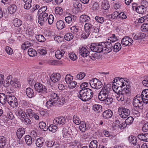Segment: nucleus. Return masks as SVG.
Masks as SVG:
<instances>
[{
	"instance_id": "obj_18",
	"label": "nucleus",
	"mask_w": 148,
	"mask_h": 148,
	"mask_svg": "<svg viewBox=\"0 0 148 148\" xmlns=\"http://www.w3.org/2000/svg\"><path fill=\"white\" fill-rule=\"evenodd\" d=\"M113 113L110 110H108L105 111L102 113L103 117L105 119H108L110 118L112 116Z\"/></svg>"
},
{
	"instance_id": "obj_55",
	"label": "nucleus",
	"mask_w": 148,
	"mask_h": 148,
	"mask_svg": "<svg viewBox=\"0 0 148 148\" xmlns=\"http://www.w3.org/2000/svg\"><path fill=\"white\" fill-rule=\"evenodd\" d=\"M55 11L56 14L59 15H62L63 14V10L60 7H56L55 9Z\"/></svg>"
},
{
	"instance_id": "obj_54",
	"label": "nucleus",
	"mask_w": 148,
	"mask_h": 148,
	"mask_svg": "<svg viewBox=\"0 0 148 148\" xmlns=\"http://www.w3.org/2000/svg\"><path fill=\"white\" fill-rule=\"evenodd\" d=\"M143 33L138 34L135 35L133 37V39L135 40H139L143 39Z\"/></svg>"
},
{
	"instance_id": "obj_22",
	"label": "nucleus",
	"mask_w": 148,
	"mask_h": 148,
	"mask_svg": "<svg viewBox=\"0 0 148 148\" xmlns=\"http://www.w3.org/2000/svg\"><path fill=\"white\" fill-rule=\"evenodd\" d=\"M138 138L140 140L148 142V134L144 133L138 135Z\"/></svg>"
},
{
	"instance_id": "obj_50",
	"label": "nucleus",
	"mask_w": 148,
	"mask_h": 148,
	"mask_svg": "<svg viewBox=\"0 0 148 148\" xmlns=\"http://www.w3.org/2000/svg\"><path fill=\"white\" fill-rule=\"evenodd\" d=\"M73 122L76 125H79L82 122L78 116L77 115H74L73 117Z\"/></svg>"
},
{
	"instance_id": "obj_19",
	"label": "nucleus",
	"mask_w": 148,
	"mask_h": 148,
	"mask_svg": "<svg viewBox=\"0 0 148 148\" xmlns=\"http://www.w3.org/2000/svg\"><path fill=\"white\" fill-rule=\"evenodd\" d=\"M10 84L13 87L15 88H18L20 87L21 85L20 82L16 79L12 80L11 79Z\"/></svg>"
},
{
	"instance_id": "obj_61",
	"label": "nucleus",
	"mask_w": 148,
	"mask_h": 148,
	"mask_svg": "<svg viewBox=\"0 0 148 148\" xmlns=\"http://www.w3.org/2000/svg\"><path fill=\"white\" fill-rule=\"evenodd\" d=\"M77 82L75 81H72L68 84V87L70 89L74 88L76 86Z\"/></svg>"
},
{
	"instance_id": "obj_34",
	"label": "nucleus",
	"mask_w": 148,
	"mask_h": 148,
	"mask_svg": "<svg viewBox=\"0 0 148 148\" xmlns=\"http://www.w3.org/2000/svg\"><path fill=\"white\" fill-rule=\"evenodd\" d=\"M33 45V44L29 41H26L21 45L23 49L25 50Z\"/></svg>"
},
{
	"instance_id": "obj_24",
	"label": "nucleus",
	"mask_w": 148,
	"mask_h": 148,
	"mask_svg": "<svg viewBox=\"0 0 148 148\" xmlns=\"http://www.w3.org/2000/svg\"><path fill=\"white\" fill-rule=\"evenodd\" d=\"M90 17L88 15L83 14L79 17V21L81 23L88 22L90 20Z\"/></svg>"
},
{
	"instance_id": "obj_17",
	"label": "nucleus",
	"mask_w": 148,
	"mask_h": 148,
	"mask_svg": "<svg viewBox=\"0 0 148 148\" xmlns=\"http://www.w3.org/2000/svg\"><path fill=\"white\" fill-rule=\"evenodd\" d=\"M61 76L59 73H53L50 76V79L52 81L55 83L59 80Z\"/></svg>"
},
{
	"instance_id": "obj_15",
	"label": "nucleus",
	"mask_w": 148,
	"mask_h": 148,
	"mask_svg": "<svg viewBox=\"0 0 148 148\" xmlns=\"http://www.w3.org/2000/svg\"><path fill=\"white\" fill-rule=\"evenodd\" d=\"M75 18L76 16L75 15L70 14L69 16L65 17L64 19L68 24L72 25L75 21Z\"/></svg>"
},
{
	"instance_id": "obj_52",
	"label": "nucleus",
	"mask_w": 148,
	"mask_h": 148,
	"mask_svg": "<svg viewBox=\"0 0 148 148\" xmlns=\"http://www.w3.org/2000/svg\"><path fill=\"white\" fill-rule=\"evenodd\" d=\"M56 103V101L51 99L46 102V106L48 108H49L54 106Z\"/></svg>"
},
{
	"instance_id": "obj_46",
	"label": "nucleus",
	"mask_w": 148,
	"mask_h": 148,
	"mask_svg": "<svg viewBox=\"0 0 148 148\" xmlns=\"http://www.w3.org/2000/svg\"><path fill=\"white\" fill-rule=\"evenodd\" d=\"M14 25L16 27H18L21 25L22 21L18 18H16L13 20Z\"/></svg>"
},
{
	"instance_id": "obj_31",
	"label": "nucleus",
	"mask_w": 148,
	"mask_h": 148,
	"mask_svg": "<svg viewBox=\"0 0 148 148\" xmlns=\"http://www.w3.org/2000/svg\"><path fill=\"white\" fill-rule=\"evenodd\" d=\"M101 7L104 10H107L110 8L109 2L106 0H103L102 2Z\"/></svg>"
},
{
	"instance_id": "obj_28",
	"label": "nucleus",
	"mask_w": 148,
	"mask_h": 148,
	"mask_svg": "<svg viewBox=\"0 0 148 148\" xmlns=\"http://www.w3.org/2000/svg\"><path fill=\"white\" fill-rule=\"evenodd\" d=\"M7 95L3 93H0V102L2 104H5L7 102Z\"/></svg>"
},
{
	"instance_id": "obj_41",
	"label": "nucleus",
	"mask_w": 148,
	"mask_h": 148,
	"mask_svg": "<svg viewBox=\"0 0 148 148\" xmlns=\"http://www.w3.org/2000/svg\"><path fill=\"white\" fill-rule=\"evenodd\" d=\"M50 96L51 97V99L53 100L56 101H58L59 98V96L58 95L53 92H52L50 93Z\"/></svg>"
},
{
	"instance_id": "obj_59",
	"label": "nucleus",
	"mask_w": 148,
	"mask_h": 148,
	"mask_svg": "<svg viewBox=\"0 0 148 148\" xmlns=\"http://www.w3.org/2000/svg\"><path fill=\"white\" fill-rule=\"evenodd\" d=\"M39 126L41 129H44V131H46V130L47 129L46 126V123L44 122H41L39 123Z\"/></svg>"
},
{
	"instance_id": "obj_14",
	"label": "nucleus",
	"mask_w": 148,
	"mask_h": 148,
	"mask_svg": "<svg viewBox=\"0 0 148 148\" xmlns=\"http://www.w3.org/2000/svg\"><path fill=\"white\" fill-rule=\"evenodd\" d=\"M53 123L55 125H63L66 122V118L65 117L60 116L55 118L53 121Z\"/></svg>"
},
{
	"instance_id": "obj_26",
	"label": "nucleus",
	"mask_w": 148,
	"mask_h": 148,
	"mask_svg": "<svg viewBox=\"0 0 148 148\" xmlns=\"http://www.w3.org/2000/svg\"><path fill=\"white\" fill-rule=\"evenodd\" d=\"M117 34H112L108 38L107 41L111 42L112 43L118 40Z\"/></svg>"
},
{
	"instance_id": "obj_1",
	"label": "nucleus",
	"mask_w": 148,
	"mask_h": 148,
	"mask_svg": "<svg viewBox=\"0 0 148 148\" xmlns=\"http://www.w3.org/2000/svg\"><path fill=\"white\" fill-rule=\"evenodd\" d=\"M112 89L114 92L117 93L116 98L119 101H123L130 94V86L127 85L126 79L117 77L114 80Z\"/></svg>"
},
{
	"instance_id": "obj_58",
	"label": "nucleus",
	"mask_w": 148,
	"mask_h": 148,
	"mask_svg": "<svg viewBox=\"0 0 148 148\" xmlns=\"http://www.w3.org/2000/svg\"><path fill=\"white\" fill-rule=\"evenodd\" d=\"M85 76V74L83 72H80L76 75L77 79L82 80Z\"/></svg>"
},
{
	"instance_id": "obj_43",
	"label": "nucleus",
	"mask_w": 148,
	"mask_h": 148,
	"mask_svg": "<svg viewBox=\"0 0 148 148\" xmlns=\"http://www.w3.org/2000/svg\"><path fill=\"white\" fill-rule=\"evenodd\" d=\"M28 54L29 56L33 57L36 56L37 52L34 49L30 48L28 50Z\"/></svg>"
},
{
	"instance_id": "obj_51",
	"label": "nucleus",
	"mask_w": 148,
	"mask_h": 148,
	"mask_svg": "<svg viewBox=\"0 0 148 148\" xmlns=\"http://www.w3.org/2000/svg\"><path fill=\"white\" fill-rule=\"evenodd\" d=\"M95 18L97 22L101 24H103L105 21V19L103 17L97 16Z\"/></svg>"
},
{
	"instance_id": "obj_25",
	"label": "nucleus",
	"mask_w": 148,
	"mask_h": 148,
	"mask_svg": "<svg viewBox=\"0 0 148 148\" xmlns=\"http://www.w3.org/2000/svg\"><path fill=\"white\" fill-rule=\"evenodd\" d=\"M121 47V44L119 42H117L113 45V51L115 52H117L120 50Z\"/></svg>"
},
{
	"instance_id": "obj_11",
	"label": "nucleus",
	"mask_w": 148,
	"mask_h": 148,
	"mask_svg": "<svg viewBox=\"0 0 148 148\" xmlns=\"http://www.w3.org/2000/svg\"><path fill=\"white\" fill-rule=\"evenodd\" d=\"M36 90L38 92H41L43 93L47 92V89L46 87L41 84L37 83L34 85Z\"/></svg>"
},
{
	"instance_id": "obj_42",
	"label": "nucleus",
	"mask_w": 148,
	"mask_h": 148,
	"mask_svg": "<svg viewBox=\"0 0 148 148\" xmlns=\"http://www.w3.org/2000/svg\"><path fill=\"white\" fill-rule=\"evenodd\" d=\"M25 142L28 146H30L32 143V140L31 136L29 135H26L25 137Z\"/></svg>"
},
{
	"instance_id": "obj_57",
	"label": "nucleus",
	"mask_w": 148,
	"mask_h": 148,
	"mask_svg": "<svg viewBox=\"0 0 148 148\" xmlns=\"http://www.w3.org/2000/svg\"><path fill=\"white\" fill-rule=\"evenodd\" d=\"M140 29L142 32L148 31V24L146 23L143 24L141 27Z\"/></svg>"
},
{
	"instance_id": "obj_21",
	"label": "nucleus",
	"mask_w": 148,
	"mask_h": 148,
	"mask_svg": "<svg viewBox=\"0 0 148 148\" xmlns=\"http://www.w3.org/2000/svg\"><path fill=\"white\" fill-rule=\"evenodd\" d=\"M24 4V8L26 9L29 10L32 6V0H22Z\"/></svg>"
},
{
	"instance_id": "obj_13",
	"label": "nucleus",
	"mask_w": 148,
	"mask_h": 148,
	"mask_svg": "<svg viewBox=\"0 0 148 148\" xmlns=\"http://www.w3.org/2000/svg\"><path fill=\"white\" fill-rule=\"evenodd\" d=\"M133 42L132 39L129 37L126 36L123 38L121 40V43L122 45L126 46H131Z\"/></svg>"
},
{
	"instance_id": "obj_7",
	"label": "nucleus",
	"mask_w": 148,
	"mask_h": 148,
	"mask_svg": "<svg viewBox=\"0 0 148 148\" xmlns=\"http://www.w3.org/2000/svg\"><path fill=\"white\" fill-rule=\"evenodd\" d=\"M90 48L91 51L97 53L103 52V46L100 44L97 43H92Z\"/></svg>"
},
{
	"instance_id": "obj_48",
	"label": "nucleus",
	"mask_w": 148,
	"mask_h": 148,
	"mask_svg": "<svg viewBox=\"0 0 148 148\" xmlns=\"http://www.w3.org/2000/svg\"><path fill=\"white\" fill-rule=\"evenodd\" d=\"M139 109L134 108L132 110V114L134 117H136L140 116V112H139Z\"/></svg>"
},
{
	"instance_id": "obj_64",
	"label": "nucleus",
	"mask_w": 148,
	"mask_h": 148,
	"mask_svg": "<svg viewBox=\"0 0 148 148\" xmlns=\"http://www.w3.org/2000/svg\"><path fill=\"white\" fill-rule=\"evenodd\" d=\"M73 7L76 10H79L80 8H81L82 4L80 3L76 2L73 4Z\"/></svg>"
},
{
	"instance_id": "obj_16",
	"label": "nucleus",
	"mask_w": 148,
	"mask_h": 148,
	"mask_svg": "<svg viewBox=\"0 0 148 148\" xmlns=\"http://www.w3.org/2000/svg\"><path fill=\"white\" fill-rule=\"evenodd\" d=\"M79 51L80 54L83 57H86L89 54V51L85 47L80 48Z\"/></svg>"
},
{
	"instance_id": "obj_39",
	"label": "nucleus",
	"mask_w": 148,
	"mask_h": 148,
	"mask_svg": "<svg viewBox=\"0 0 148 148\" xmlns=\"http://www.w3.org/2000/svg\"><path fill=\"white\" fill-rule=\"evenodd\" d=\"M6 139L5 137L0 136V148H3L6 145Z\"/></svg>"
},
{
	"instance_id": "obj_32",
	"label": "nucleus",
	"mask_w": 148,
	"mask_h": 148,
	"mask_svg": "<svg viewBox=\"0 0 148 148\" xmlns=\"http://www.w3.org/2000/svg\"><path fill=\"white\" fill-rule=\"evenodd\" d=\"M98 145L99 143L97 140H93L89 144V148H97Z\"/></svg>"
},
{
	"instance_id": "obj_35",
	"label": "nucleus",
	"mask_w": 148,
	"mask_h": 148,
	"mask_svg": "<svg viewBox=\"0 0 148 148\" xmlns=\"http://www.w3.org/2000/svg\"><path fill=\"white\" fill-rule=\"evenodd\" d=\"M147 9H146L142 6H138L137 10L136 9V12L140 14H145L146 11Z\"/></svg>"
},
{
	"instance_id": "obj_60",
	"label": "nucleus",
	"mask_w": 148,
	"mask_h": 148,
	"mask_svg": "<svg viewBox=\"0 0 148 148\" xmlns=\"http://www.w3.org/2000/svg\"><path fill=\"white\" fill-rule=\"evenodd\" d=\"M69 56L71 60L73 61L75 60L77 58V57L75 53L72 52L69 53Z\"/></svg>"
},
{
	"instance_id": "obj_12",
	"label": "nucleus",
	"mask_w": 148,
	"mask_h": 148,
	"mask_svg": "<svg viewBox=\"0 0 148 148\" xmlns=\"http://www.w3.org/2000/svg\"><path fill=\"white\" fill-rule=\"evenodd\" d=\"M105 47L103 46V52L104 53H108L113 50V45L111 42L107 41L105 42Z\"/></svg>"
},
{
	"instance_id": "obj_3",
	"label": "nucleus",
	"mask_w": 148,
	"mask_h": 148,
	"mask_svg": "<svg viewBox=\"0 0 148 148\" xmlns=\"http://www.w3.org/2000/svg\"><path fill=\"white\" fill-rule=\"evenodd\" d=\"M110 90L108 88L103 86L98 95L99 99L107 105H109L113 102V99L109 95Z\"/></svg>"
},
{
	"instance_id": "obj_49",
	"label": "nucleus",
	"mask_w": 148,
	"mask_h": 148,
	"mask_svg": "<svg viewBox=\"0 0 148 148\" xmlns=\"http://www.w3.org/2000/svg\"><path fill=\"white\" fill-rule=\"evenodd\" d=\"M35 37L36 40L39 42H43L46 40L45 38L42 35H36Z\"/></svg>"
},
{
	"instance_id": "obj_30",
	"label": "nucleus",
	"mask_w": 148,
	"mask_h": 148,
	"mask_svg": "<svg viewBox=\"0 0 148 148\" xmlns=\"http://www.w3.org/2000/svg\"><path fill=\"white\" fill-rule=\"evenodd\" d=\"M65 25L64 21L61 20L58 21L56 23V26L58 29H63Z\"/></svg>"
},
{
	"instance_id": "obj_47",
	"label": "nucleus",
	"mask_w": 148,
	"mask_h": 148,
	"mask_svg": "<svg viewBox=\"0 0 148 148\" xmlns=\"http://www.w3.org/2000/svg\"><path fill=\"white\" fill-rule=\"evenodd\" d=\"M73 38V34L70 33H67L64 36L65 39L67 41H70Z\"/></svg>"
},
{
	"instance_id": "obj_37",
	"label": "nucleus",
	"mask_w": 148,
	"mask_h": 148,
	"mask_svg": "<svg viewBox=\"0 0 148 148\" xmlns=\"http://www.w3.org/2000/svg\"><path fill=\"white\" fill-rule=\"evenodd\" d=\"M16 6L14 4H12L8 8V10L10 14L14 13L16 11Z\"/></svg>"
},
{
	"instance_id": "obj_36",
	"label": "nucleus",
	"mask_w": 148,
	"mask_h": 148,
	"mask_svg": "<svg viewBox=\"0 0 148 148\" xmlns=\"http://www.w3.org/2000/svg\"><path fill=\"white\" fill-rule=\"evenodd\" d=\"M25 111L26 116L27 115L31 118L33 117L34 112L32 109L29 108H27L25 109Z\"/></svg>"
},
{
	"instance_id": "obj_9",
	"label": "nucleus",
	"mask_w": 148,
	"mask_h": 148,
	"mask_svg": "<svg viewBox=\"0 0 148 148\" xmlns=\"http://www.w3.org/2000/svg\"><path fill=\"white\" fill-rule=\"evenodd\" d=\"M92 27V25L90 23V22L85 23L84 26L85 32L82 35V38L85 39L88 37L91 32Z\"/></svg>"
},
{
	"instance_id": "obj_38",
	"label": "nucleus",
	"mask_w": 148,
	"mask_h": 148,
	"mask_svg": "<svg viewBox=\"0 0 148 148\" xmlns=\"http://www.w3.org/2000/svg\"><path fill=\"white\" fill-rule=\"evenodd\" d=\"M92 108L97 112L99 113L101 111L102 107L99 104H95L93 105Z\"/></svg>"
},
{
	"instance_id": "obj_33",
	"label": "nucleus",
	"mask_w": 148,
	"mask_h": 148,
	"mask_svg": "<svg viewBox=\"0 0 148 148\" xmlns=\"http://www.w3.org/2000/svg\"><path fill=\"white\" fill-rule=\"evenodd\" d=\"M12 78V77L11 75L8 76L6 79L4 81V82L3 83V86L7 88L10 85V83L11 80V79Z\"/></svg>"
},
{
	"instance_id": "obj_4",
	"label": "nucleus",
	"mask_w": 148,
	"mask_h": 148,
	"mask_svg": "<svg viewBox=\"0 0 148 148\" xmlns=\"http://www.w3.org/2000/svg\"><path fill=\"white\" fill-rule=\"evenodd\" d=\"M92 90L88 88L82 89L79 92L78 97L82 101H86L90 99L93 96Z\"/></svg>"
},
{
	"instance_id": "obj_23",
	"label": "nucleus",
	"mask_w": 148,
	"mask_h": 148,
	"mask_svg": "<svg viewBox=\"0 0 148 148\" xmlns=\"http://www.w3.org/2000/svg\"><path fill=\"white\" fill-rule=\"evenodd\" d=\"M25 130L24 128L21 127L18 129L17 130L16 135L18 138H21L25 134Z\"/></svg>"
},
{
	"instance_id": "obj_8",
	"label": "nucleus",
	"mask_w": 148,
	"mask_h": 148,
	"mask_svg": "<svg viewBox=\"0 0 148 148\" xmlns=\"http://www.w3.org/2000/svg\"><path fill=\"white\" fill-rule=\"evenodd\" d=\"M89 84L92 88L96 89L100 88L102 86L101 82L96 78L90 80Z\"/></svg>"
},
{
	"instance_id": "obj_44",
	"label": "nucleus",
	"mask_w": 148,
	"mask_h": 148,
	"mask_svg": "<svg viewBox=\"0 0 148 148\" xmlns=\"http://www.w3.org/2000/svg\"><path fill=\"white\" fill-rule=\"evenodd\" d=\"M21 104L23 107L27 108L31 107L32 104L28 101L23 100L21 101Z\"/></svg>"
},
{
	"instance_id": "obj_20",
	"label": "nucleus",
	"mask_w": 148,
	"mask_h": 148,
	"mask_svg": "<svg viewBox=\"0 0 148 148\" xmlns=\"http://www.w3.org/2000/svg\"><path fill=\"white\" fill-rule=\"evenodd\" d=\"M65 53V51L63 49L57 50L55 52V56L57 59H60L63 56Z\"/></svg>"
},
{
	"instance_id": "obj_53",
	"label": "nucleus",
	"mask_w": 148,
	"mask_h": 148,
	"mask_svg": "<svg viewBox=\"0 0 148 148\" xmlns=\"http://www.w3.org/2000/svg\"><path fill=\"white\" fill-rule=\"evenodd\" d=\"M47 7L46 6H43L41 7L38 10V14H39L45 12H47L48 13L49 12L48 11H47Z\"/></svg>"
},
{
	"instance_id": "obj_62",
	"label": "nucleus",
	"mask_w": 148,
	"mask_h": 148,
	"mask_svg": "<svg viewBox=\"0 0 148 148\" xmlns=\"http://www.w3.org/2000/svg\"><path fill=\"white\" fill-rule=\"evenodd\" d=\"M134 121V118L132 116L128 117L125 120V122L127 125L131 124Z\"/></svg>"
},
{
	"instance_id": "obj_29",
	"label": "nucleus",
	"mask_w": 148,
	"mask_h": 148,
	"mask_svg": "<svg viewBox=\"0 0 148 148\" xmlns=\"http://www.w3.org/2000/svg\"><path fill=\"white\" fill-rule=\"evenodd\" d=\"M26 93L27 95L29 98H31L34 96L33 90L30 88H28L26 89Z\"/></svg>"
},
{
	"instance_id": "obj_40",
	"label": "nucleus",
	"mask_w": 148,
	"mask_h": 148,
	"mask_svg": "<svg viewBox=\"0 0 148 148\" xmlns=\"http://www.w3.org/2000/svg\"><path fill=\"white\" fill-rule=\"evenodd\" d=\"M128 139L130 143L133 145L135 144L137 141L136 137L133 136H130Z\"/></svg>"
},
{
	"instance_id": "obj_63",
	"label": "nucleus",
	"mask_w": 148,
	"mask_h": 148,
	"mask_svg": "<svg viewBox=\"0 0 148 148\" xmlns=\"http://www.w3.org/2000/svg\"><path fill=\"white\" fill-rule=\"evenodd\" d=\"M73 80V77L72 76L69 75H67L65 76V81L67 84H68L71 82Z\"/></svg>"
},
{
	"instance_id": "obj_45",
	"label": "nucleus",
	"mask_w": 148,
	"mask_h": 148,
	"mask_svg": "<svg viewBox=\"0 0 148 148\" xmlns=\"http://www.w3.org/2000/svg\"><path fill=\"white\" fill-rule=\"evenodd\" d=\"M79 124H80V125L79 126V129L81 131L85 132L86 130L85 123L84 121H82Z\"/></svg>"
},
{
	"instance_id": "obj_56",
	"label": "nucleus",
	"mask_w": 148,
	"mask_h": 148,
	"mask_svg": "<svg viewBox=\"0 0 148 148\" xmlns=\"http://www.w3.org/2000/svg\"><path fill=\"white\" fill-rule=\"evenodd\" d=\"M48 129L50 131L55 132L57 130L58 127L56 125H51L49 127Z\"/></svg>"
},
{
	"instance_id": "obj_6",
	"label": "nucleus",
	"mask_w": 148,
	"mask_h": 148,
	"mask_svg": "<svg viewBox=\"0 0 148 148\" xmlns=\"http://www.w3.org/2000/svg\"><path fill=\"white\" fill-rule=\"evenodd\" d=\"M7 102L11 107L15 108L18 105L16 98L12 95H7Z\"/></svg>"
},
{
	"instance_id": "obj_27",
	"label": "nucleus",
	"mask_w": 148,
	"mask_h": 148,
	"mask_svg": "<svg viewBox=\"0 0 148 148\" xmlns=\"http://www.w3.org/2000/svg\"><path fill=\"white\" fill-rule=\"evenodd\" d=\"M44 139L43 138H39L36 140V144L38 147H41L42 146L45 142Z\"/></svg>"
},
{
	"instance_id": "obj_2",
	"label": "nucleus",
	"mask_w": 148,
	"mask_h": 148,
	"mask_svg": "<svg viewBox=\"0 0 148 148\" xmlns=\"http://www.w3.org/2000/svg\"><path fill=\"white\" fill-rule=\"evenodd\" d=\"M143 103H148V89L143 90L141 95H136L133 101V105L136 108L139 109Z\"/></svg>"
},
{
	"instance_id": "obj_5",
	"label": "nucleus",
	"mask_w": 148,
	"mask_h": 148,
	"mask_svg": "<svg viewBox=\"0 0 148 148\" xmlns=\"http://www.w3.org/2000/svg\"><path fill=\"white\" fill-rule=\"evenodd\" d=\"M118 111L119 116L122 119L126 118L130 114V110L122 106L118 108Z\"/></svg>"
},
{
	"instance_id": "obj_10",
	"label": "nucleus",
	"mask_w": 148,
	"mask_h": 148,
	"mask_svg": "<svg viewBox=\"0 0 148 148\" xmlns=\"http://www.w3.org/2000/svg\"><path fill=\"white\" fill-rule=\"evenodd\" d=\"M48 13H42L39 14V15L38 18V23L41 25H43L46 22L48 19Z\"/></svg>"
}]
</instances>
